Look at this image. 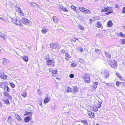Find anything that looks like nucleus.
Wrapping results in <instances>:
<instances>
[{
	"mask_svg": "<svg viewBox=\"0 0 125 125\" xmlns=\"http://www.w3.org/2000/svg\"><path fill=\"white\" fill-rule=\"evenodd\" d=\"M4 94L5 98L3 99V101L5 104H9V102L8 99L11 100L12 98V97L8 93L6 92H4Z\"/></svg>",
	"mask_w": 125,
	"mask_h": 125,
	"instance_id": "1",
	"label": "nucleus"
},
{
	"mask_svg": "<svg viewBox=\"0 0 125 125\" xmlns=\"http://www.w3.org/2000/svg\"><path fill=\"white\" fill-rule=\"evenodd\" d=\"M113 9H112L111 7H105L102 8L101 10L102 12H108L106 13L107 15H109L110 13L113 12V11H111V10H113Z\"/></svg>",
	"mask_w": 125,
	"mask_h": 125,
	"instance_id": "2",
	"label": "nucleus"
},
{
	"mask_svg": "<svg viewBox=\"0 0 125 125\" xmlns=\"http://www.w3.org/2000/svg\"><path fill=\"white\" fill-rule=\"evenodd\" d=\"M95 102L96 103L95 106L96 108L95 109L93 107L91 106L90 107V108L91 109H92V110H93L94 111H98V108H99L101 107L102 103L101 102H99L98 101H95Z\"/></svg>",
	"mask_w": 125,
	"mask_h": 125,
	"instance_id": "3",
	"label": "nucleus"
},
{
	"mask_svg": "<svg viewBox=\"0 0 125 125\" xmlns=\"http://www.w3.org/2000/svg\"><path fill=\"white\" fill-rule=\"evenodd\" d=\"M12 20V22L17 25H22V23L20 21V20H18L16 18H14L10 17Z\"/></svg>",
	"mask_w": 125,
	"mask_h": 125,
	"instance_id": "4",
	"label": "nucleus"
},
{
	"mask_svg": "<svg viewBox=\"0 0 125 125\" xmlns=\"http://www.w3.org/2000/svg\"><path fill=\"white\" fill-rule=\"evenodd\" d=\"M49 71L50 72H52V75L53 77H55L57 75V71L56 69L52 70V69L50 68L49 69Z\"/></svg>",
	"mask_w": 125,
	"mask_h": 125,
	"instance_id": "5",
	"label": "nucleus"
},
{
	"mask_svg": "<svg viewBox=\"0 0 125 125\" xmlns=\"http://www.w3.org/2000/svg\"><path fill=\"white\" fill-rule=\"evenodd\" d=\"M101 73L105 78H107L109 75L108 72L106 70H104L102 71Z\"/></svg>",
	"mask_w": 125,
	"mask_h": 125,
	"instance_id": "6",
	"label": "nucleus"
},
{
	"mask_svg": "<svg viewBox=\"0 0 125 125\" xmlns=\"http://www.w3.org/2000/svg\"><path fill=\"white\" fill-rule=\"evenodd\" d=\"M85 82L89 83L90 81V79L89 76L87 74H85L82 77Z\"/></svg>",
	"mask_w": 125,
	"mask_h": 125,
	"instance_id": "7",
	"label": "nucleus"
},
{
	"mask_svg": "<svg viewBox=\"0 0 125 125\" xmlns=\"http://www.w3.org/2000/svg\"><path fill=\"white\" fill-rule=\"evenodd\" d=\"M46 63L47 65L51 66H54V61L52 60H47L46 62Z\"/></svg>",
	"mask_w": 125,
	"mask_h": 125,
	"instance_id": "8",
	"label": "nucleus"
},
{
	"mask_svg": "<svg viewBox=\"0 0 125 125\" xmlns=\"http://www.w3.org/2000/svg\"><path fill=\"white\" fill-rule=\"evenodd\" d=\"M21 21L23 23L26 24H29L31 22V21L30 20L25 18H22Z\"/></svg>",
	"mask_w": 125,
	"mask_h": 125,
	"instance_id": "9",
	"label": "nucleus"
},
{
	"mask_svg": "<svg viewBox=\"0 0 125 125\" xmlns=\"http://www.w3.org/2000/svg\"><path fill=\"white\" fill-rule=\"evenodd\" d=\"M111 66L113 68H116L117 66V62L115 60L113 61L110 64Z\"/></svg>",
	"mask_w": 125,
	"mask_h": 125,
	"instance_id": "10",
	"label": "nucleus"
},
{
	"mask_svg": "<svg viewBox=\"0 0 125 125\" xmlns=\"http://www.w3.org/2000/svg\"><path fill=\"white\" fill-rule=\"evenodd\" d=\"M7 76L5 75L4 73L0 72V78H1L5 79L7 78Z\"/></svg>",
	"mask_w": 125,
	"mask_h": 125,
	"instance_id": "11",
	"label": "nucleus"
},
{
	"mask_svg": "<svg viewBox=\"0 0 125 125\" xmlns=\"http://www.w3.org/2000/svg\"><path fill=\"white\" fill-rule=\"evenodd\" d=\"M58 43H51L50 44V47L51 48L56 49L58 46Z\"/></svg>",
	"mask_w": 125,
	"mask_h": 125,
	"instance_id": "12",
	"label": "nucleus"
},
{
	"mask_svg": "<svg viewBox=\"0 0 125 125\" xmlns=\"http://www.w3.org/2000/svg\"><path fill=\"white\" fill-rule=\"evenodd\" d=\"M32 118L31 116H28L24 118V121L26 123H28L31 120Z\"/></svg>",
	"mask_w": 125,
	"mask_h": 125,
	"instance_id": "13",
	"label": "nucleus"
},
{
	"mask_svg": "<svg viewBox=\"0 0 125 125\" xmlns=\"http://www.w3.org/2000/svg\"><path fill=\"white\" fill-rule=\"evenodd\" d=\"M32 113L31 112H26L24 114V115L25 116H32Z\"/></svg>",
	"mask_w": 125,
	"mask_h": 125,
	"instance_id": "14",
	"label": "nucleus"
},
{
	"mask_svg": "<svg viewBox=\"0 0 125 125\" xmlns=\"http://www.w3.org/2000/svg\"><path fill=\"white\" fill-rule=\"evenodd\" d=\"M8 62V60L6 59L5 58L3 59V63L4 65H6V64Z\"/></svg>",
	"mask_w": 125,
	"mask_h": 125,
	"instance_id": "15",
	"label": "nucleus"
},
{
	"mask_svg": "<svg viewBox=\"0 0 125 125\" xmlns=\"http://www.w3.org/2000/svg\"><path fill=\"white\" fill-rule=\"evenodd\" d=\"M98 84V83L97 82H93V88L94 89H95L97 88V85Z\"/></svg>",
	"mask_w": 125,
	"mask_h": 125,
	"instance_id": "16",
	"label": "nucleus"
},
{
	"mask_svg": "<svg viewBox=\"0 0 125 125\" xmlns=\"http://www.w3.org/2000/svg\"><path fill=\"white\" fill-rule=\"evenodd\" d=\"M87 114L91 117H93L94 116V114L91 112L88 111L87 112Z\"/></svg>",
	"mask_w": 125,
	"mask_h": 125,
	"instance_id": "17",
	"label": "nucleus"
},
{
	"mask_svg": "<svg viewBox=\"0 0 125 125\" xmlns=\"http://www.w3.org/2000/svg\"><path fill=\"white\" fill-rule=\"evenodd\" d=\"M71 8L74 10L75 11L78 12V8L77 7H75L73 5H72L71 6Z\"/></svg>",
	"mask_w": 125,
	"mask_h": 125,
	"instance_id": "18",
	"label": "nucleus"
},
{
	"mask_svg": "<svg viewBox=\"0 0 125 125\" xmlns=\"http://www.w3.org/2000/svg\"><path fill=\"white\" fill-rule=\"evenodd\" d=\"M60 9H61L63 11H65L66 12H67L68 11L65 7L62 6V7H60Z\"/></svg>",
	"mask_w": 125,
	"mask_h": 125,
	"instance_id": "19",
	"label": "nucleus"
},
{
	"mask_svg": "<svg viewBox=\"0 0 125 125\" xmlns=\"http://www.w3.org/2000/svg\"><path fill=\"white\" fill-rule=\"evenodd\" d=\"M79 89L76 86H74L73 88V91L74 93L78 91Z\"/></svg>",
	"mask_w": 125,
	"mask_h": 125,
	"instance_id": "20",
	"label": "nucleus"
},
{
	"mask_svg": "<svg viewBox=\"0 0 125 125\" xmlns=\"http://www.w3.org/2000/svg\"><path fill=\"white\" fill-rule=\"evenodd\" d=\"M113 25V23L111 20L107 22V25L108 27H111Z\"/></svg>",
	"mask_w": 125,
	"mask_h": 125,
	"instance_id": "21",
	"label": "nucleus"
},
{
	"mask_svg": "<svg viewBox=\"0 0 125 125\" xmlns=\"http://www.w3.org/2000/svg\"><path fill=\"white\" fill-rule=\"evenodd\" d=\"M48 31V30L47 29L43 28L41 30V32L44 34H45Z\"/></svg>",
	"mask_w": 125,
	"mask_h": 125,
	"instance_id": "22",
	"label": "nucleus"
},
{
	"mask_svg": "<svg viewBox=\"0 0 125 125\" xmlns=\"http://www.w3.org/2000/svg\"><path fill=\"white\" fill-rule=\"evenodd\" d=\"M15 116L16 118L19 121H21L22 120V118L20 117V116L18 115H16Z\"/></svg>",
	"mask_w": 125,
	"mask_h": 125,
	"instance_id": "23",
	"label": "nucleus"
},
{
	"mask_svg": "<svg viewBox=\"0 0 125 125\" xmlns=\"http://www.w3.org/2000/svg\"><path fill=\"white\" fill-rule=\"evenodd\" d=\"M83 12H84L90 14H91V12L89 10L85 8V9Z\"/></svg>",
	"mask_w": 125,
	"mask_h": 125,
	"instance_id": "24",
	"label": "nucleus"
},
{
	"mask_svg": "<svg viewBox=\"0 0 125 125\" xmlns=\"http://www.w3.org/2000/svg\"><path fill=\"white\" fill-rule=\"evenodd\" d=\"M50 100V99L49 98L47 97L45 98L44 102V103H46L48 102Z\"/></svg>",
	"mask_w": 125,
	"mask_h": 125,
	"instance_id": "25",
	"label": "nucleus"
},
{
	"mask_svg": "<svg viewBox=\"0 0 125 125\" xmlns=\"http://www.w3.org/2000/svg\"><path fill=\"white\" fill-rule=\"evenodd\" d=\"M119 42L120 43L122 44H125V39H120V40Z\"/></svg>",
	"mask_w": 125,
	"mask_h": 125,
	"instance_id": "26",
	"label": "nucleus"
},
{
	"mask_svg": "<svg viewBox=\"0 0 125 125\" xmlns=\"http://www.w3.org/2000/svg\"><path fill=\"white\" fill-rule=\"evenodd\" d=\"M4 90L5 91H7V92H9L10 91V89L8 86L6 85L4 87Z\"/></svg>",
	"mask_w": 125,
	"mask_h": 125,
	"instance_id": "27",
	"label": "nucleus"
},
{
	"mask_svg": "<svg viewBox=\"0 0 125 125\" xmlns=\"http://www.w3.org/2000/svg\"><path fill=\"white\" fill-rule=\"evenodd\" d=\"M6 85V84L4 83L1 82L0 84V87L2 88H4Z\"/></svg>",
	"mask_w": 125,
	"mask_h": 125,
	"instance_id": "28",
	"label": "nucleus"
},
{
	"mask_svg": "<svg viewBox=\"0 0 125 125\" xmlns=\"http://www.w3.org/2000/svg\"><path fill=\"white\" fill-rule=\"evenodd\" d=\"M96 27L98 28H100L102 26L101 24L98 22H97L95 24Z\"/></svg>",
	"mask_w": 125,
	"mask_h": 125,
	"instance_id": "29",
	"label": "nucleus"
},
{
	"mask_svg": "<svg viewBox=\"0 0 125 125\" xmlns=\"http://www.w3.org/2000/svg\"><path fill=\"white\" fill-rule=\"evenodd\" d=\"M22 58L25 61L27 62L28 61V58L27 57V56H23L22 57Z\"/></svg>",
	"mask_w": 125,
	"mask_h": 125,
	"instance_id": "30",
	"label": "nucleus"
},
{
	"mask_svg": "<svg viewBox=\"0 0 125 125\" xmlns=\"http://www.w3.org/2000/svg\"><path fill=\"white\" fill-rule=\"evenodd\" d=\"M65 56V58L67 60H68L71 57V56L68 53L66 54Z\"/></svg>",
	"mask_w": 125,
	"mask_h": 125,
	"instance_id": "31",
	"label": "nucleus"
},
{
	"mask_svg": "<svg viewBox=\"0 0 125 125\" xmlns=\"http://www.w3.org/2000/svg\"><path fill=\"white\" fill-rule=\"evenodd\" d=\"M53 19L54 22H57L58 21V20L57 18L55 16L53 17Z\"/></svg>",
	"mask_w": 125,
	"mask_h": 125,
	"instance_id": "32",
	"label": "nucleus"
},
{
	"mask_svg": "<svg viewBox=\"0 0 125 125\" xmlns=\"http://www.w3.org/2000/svg\"><path fill=\"white\" fill-rule=\"evenodd\" d=\"M66 90L67 91V92H70L72 91L70 87H68L67 88Z\"/></svg>",
	"mask_w": 125,
	"mask_h": 125,
	"instance_id": "33",
	"label": "nucleus"
},
{
	"mask_svg": "<svg viewBox=\"0 0 125 125\" xmlns=\"http://www.w3.org/2000/svg\"><path fill=\"white\" fill-rule=\"evenodd\" d=\"M16 10L17 11H18L19 13H22L21 10V9L20 8L18 7L17 8H16Z\"/></svg>",
	"mask_w": 125,
	"mask_h": 125,
	"instance_id": "34",
	"label": "nucleus"
},
{
	"mask_svg": "<svg viewBox=\"0 0 125 125\" xmlns=\"http://www.w3.org/2000/svg\"><path fill=\"white\" fill-rule=\"evenodd\" d=\"M79 9L82 12H83L85 8L82 7H80L79 8Z\"/></svg>",
	"mask_w": 125,
	"mask_h": 125,
	"instance_id": "35",
	"label": "nucleus"
},
{
	"mask_svg": "<svg viewBox=\"0 0 125 125\" xmlns=\"http://www.w3.org/2000/svg\"><path fill=\"white\" fill-rule=\"evenodd\" d=\"M7 121L9 123H10L11 122L12 120L11 119V116H9L8 118Z\"/></svg>",
	"mask_w": 125,
	"mask_h": 125,
	"instance_id": "36",
	"label": "nucleus"
},
{
	"mask_svg": "<svg viewBox=\"0 0 125 125\" xmlns=\"http://www.w3.org/2000/svg\"><path fill=\"white\" fill-rule=\"evenodd\" d=\"M119 35L121 37L125 38V34H123L122 32H120L119 33Z\"/></svg>",
	"mask_w": 125,
	"mask_h": 125,
	"instance_id": "37",
	"label": "nucleus"
},
{
	"mask_svg": "<svg viewBox=\"0 0 125 125\" xmlns=\"http://www.w3.org/2000/svg\"><path fill=\"white\" fill-rule=\"evenodd\" d=\"M38 94L40 95H42L43 94L42 92L40 90H38Z\"/></svg>",
	"mask_w": 125,
	"mask_h": 125,
	"instance_id": "38",
	"label": "nucleus"
},
{
	"mask_svg": "<svg viewBox=\"0 0 125 125\" xmlns=\"http://www.w3.org/2000/svg\"><path fill=\"white\" fill-rule=\"evenodd\" d=\"M78 28L80 30L83 31L85 29L84 27H83L82 26L80 25L78 26Z\"/></svg>",
	"mask_w": 125,
	"mask_h": 125,
	"instance_id": "39",
	"label": "nucleus"
},
{
	"mask_svg": "<svg viewBox=\"0 0 125 125\" xmlns=\"http://www.w3.org/2000/svg\"><path fill=\"white\" fill-rule=\"evenodd\" d=\"M81 122L85 124L86 125H87V122L86 121L83 120H82Z\"/></svg>",
	"mask_w": 125,
	"mask_h": 125,
	"instance_id": "40",
	"label": "nucleus"
},
{
	"mask_svg": "<svg viewBox=\"0 0 125 125\" xmlns=\"http://www.w3.org/2000/svg\"><path fill=\"white\" fill-rule=\"evenodd\" d=\"M105 55L108 58H110L111 57V55L105 52Z\"/></svg>",
	"mask_w": 125,
	"mask_h": 125,
	"instance_id": "41",
	"label": "nucleus"
},
{
	"mask_svg": "<svg viewBox=\"0 0 125 125\" xmlns=\"http://www.w3.org/2000/svg\"><path fill=\"white\" fill-rule=\"evenodd\" d=\"M80 62L83 63H84L85 62V61L83 59H80L79 60Z\"/></svg>",
	"mask_w": 125,
	"mask_h": 125,
	"instance_id": "42",
	"label": "nucleus"
},
{
	"mask_svg": "<svg viewBox=\"0 0 125 125\" xmlns=\"http://www.w3.org/2000/svg\"><path fill=\"white\" fill-rule=\"evenodd\" d=\"M0 37L3 38V39L5 40V37L4 36V35H0Z\"/></svg>",
	"mask_w": 125,
	"mask_h": 125,
	"instance_id": "43",
	"label": "nucleus"
},
{
	"mask_svg": "<svg viewBox=\"0 0 125 125\" xmlns=\"http://www.w3.org/2000/svg\"><path fill=\"white\" fill-rule=\"evenodd\" d=\"M31 4L32 6L33 7H34L35 5L37 6V5L36 4H35L33 2H31Z\"/></svg>",
	"mask_w": 125,
	"mask_h": 125,
	"instance_id": "44",
	"label": "nucleus"
},
{
	"mask_svg": "<svg viewBox=\"0 0 125 125\" xmlns=\"http://www.w3.org/2000/svg\"><path fill=\"white\" fill-rule=\"evenodd\" d=\"M76 64L75 63H73L71 64V66L72 67H74L76 66Z\"/></svg>",
	"mask_w": 125,
	"mask_h": 125,
	"instance_id": "45",
	"label": "nucleus"
},
{
	"mask_svg": "<svg viewBox=\"0 0 125 125\" xmlns=\"http://www.w3.org/2000/svg\"><path fill=\"white\" fill-rule=\"evenodd\" d=\"M122 13H125V7H124L122 9Z\"/></svg>",
	"mask_w": 125,
	"mask_h": 125,
	"instance_id": "46",
	"label": "nucleus"
},
{
	"mask_svg": "<svg viewBox=\"0 0 125 125\" xmlns=\"http://www.w3.org/2000/svg\"><path fill=\"white\" fill-rule=\"evenodd\" d=\"M27 95L26 93V92H24L22 94V95L24 97H25Z\"/></svg>",
	"mask_w": 125,
	"mask_h": 125,
	"instance_id": "47",
	"label": "nucleus"
},
{
	"mask_svg": "<svg viewBox=\"0 0 125 125\" xmlns=\"http://www.w3.org/2000/svg\"><path fill=\"white\" fill-rule=\"evenodd\" d=\"M70 78H73L74 77V75L73 74H71L69 76Z\"/></svg>",
	"mask_w": 125,
	"mask_h": 125,
	"instance_id": "48",
	"label": "nucleus"
},
{
	"mask_svg": "<svg viewBox=\"0 0 125 125\" xmlns=\"http://www.w3.org/2000/svg\"><path fill=\"white\" fill-rule=\"evenodd\" d=\"M94 19L96 20H98L99 19V17H94Z\"/></svg>",
	"mask_w": 125,
	"mask_h": 125,
	"instance_id": "49",
	"label": "nucleus"
},
{
	"mask_svg": "<svg viewBox=\"0 0 125 125\" xmlns=\"http://www.w3.org/2000/svg\"><path fill=\"white\" fill-rule=\"evenodd\" d=\"M10 84L11 86L12 87L14 88L15 87V85L13 84L12 83H10Z\"/></svg>",
	"mask_w": 125,
	"mask_h": 125,
	"instance_id": "50",
	"label": "nucleus"
},
{
	"mask_svg": "<svg viewBox=\"0 0 125 125\" xmlns=\"http://www.w3.org/2000/svg\"><path fill=\"white\" fill-rule=\"evenodd\" d=\"M95 51L96 52H97L98 53H100V50L98 49H96L95 50Z\"/></svg>",
	"mask_w": 125,
	"mask_h": 125,
	"instance_id": "51",
	"label": "nucleus"
},
{
	"mask_svg": "<svg viewBox=\"0 0 125 125\" xmlns=\"http://www.w3.org/2000/svg\"><path fill=\"white\" fill-rule=\"evenodd\" d=\"M78 51L81 52H82L83 50V49L82 48H81L80 49H78Z\"/></svg>",
	"mask_w": 125,
	"mask_h": 125,
	"instance_id": "52",
	"label": "nucleus"
},
{
	"mask_svg": "<svg viewBox=\"0 0 125 125\" xmlns=\"http://www.w3.org/2000/svg\"><path fill=\"white\" fill-rule=\"evenodd\" d=\"M116 75L118 76V77L119 78H120V74L118 73H116Z\"/></svg>",
	"mask_w": 125,
	"mask_h": 125,
	"instance_id": "53",
	"label": "nucleus"
},
{
	"mask_svg": "<svg viewBox=\"0 0 125 125\" xmlns=\"http://www.w3.org/2000/svg\"><path fill=\"white\" fill-rule=\"evenodd\" d=\"M115 7L117 8H119V6L118 5L116 4L115 5Z\"/></svg>",
	"mask_w": 125,
	"mask_h": 125,
	"instance_id": "54",
	"label": "nucleus"
},
{
	"mask_svg": "<svg viewBox=\"0 0 125 125\" xmlns=\"http://www.w3.org/2000/svg\"><path fill=\"white\" fill-rule=\"evenodd\" d=\"M116 85L117 86H119V82H117L116 83Z\"/></svg>",
	"mask_w": 125,
	"mask_h": 125,
	"instance_id": "55",
	"label": "nucleus"
},
{
	"mask_svg": "<svg viewBox=\"0 0 125 125\" xmlns=\"http://www.w3.org/2000/svg\"><path fill=\"white\" fill-rule=\"evenodd\" d=\"M0 20H1L2 21H4V18L0 17Z\"/></svg>",
	"mask_w": 125,
	"mask_h": 125,
	"instance_id": "56",
	"label": "nucleus"
},
{
	"mask_svg": "<svg viewBox=\"0 0 125 125\" xmlns=\"http://www.w3.org/2000/svg\"><path fill=\"white\" fill-rule=\"evenodd\" d=\"M42 101V100H40V103L39 104V105L40 106H41L42 105V103L41 102Z\"/></svg>",
	"mask_w": 125,
	"mask_h": 125,
	"instance_id": "57",
	"label": "nucleus"
},
{
	"mask_svg": "<svg viewBox=\"0 0 125 125\" xmlns=\"http://www.w3.org/2000/svg\"><path fill=\"white\" fill-rule=\"evenodd\" d=\"M2 106V104L0 102V108H1Z\"/></svg>",
	"mask_w": 125,
	"mask_h": 125,
	"instance_id": "58",
	"label": "nucleus"
},
{
	"mask_svg": "<svg viewBox=\"0 0 125 125\" xmlns=\"http://www.w3.org/2000/svg\"><path fill=\"white\" fill-rule=\"evenodd\" d=\"M93 20L91 19H90V20L89 21V23H92V21Z\"/></svg>",
	"mask_w": 125,
	"mask_h": 125,
	"instance_id": "59",
	"label": "nucleus"
},
{
	"mask_svg": "<svg viewBox=\"0 0 125 125\" xmlns=\"http://www.w3.org/2000/svg\"><path fill=\"white\" fill-rule=\"evenodd\" d=\"M106 85H107V86L108 85V84L107 83H106Z\"/></svg>",
	"mask_w": 125,
	"mask_h": 125,
	"instance_id": "60",
	"label": "nucleus"
},
{
	"mask_svg": "<svg viewBox=\"0 0 125 125\" xmlns=\"http://www.w3.org/2000/svg\"><path fill=\"white\" fill-rule=\"evenodd\" d=\"M83 0H79L81 1H82Z\"/></svg>",
	"mask_w": 125,
	"mask_h": 125,
	"instance_id": "61",
	"label": "nucleus"
},
{
	"mask_svg": "<svg viewBox=\"0 0 125 125\" xmlns=\"http://www.w3.org/2000/svg\"><path fill=\"white\" fill-rule=\"evenodd\" d=\"M96 125H99V124H96Z\"/></svg>",
	"mask_w": 125,
	"mask_h": 125,
	"instance_id": "62",
	"label": "nucleus"
},
{
	"mask_svg": "<svg viewBox=\"0 0 125 125\" xmlns=\"http://www.w3.org/2000/svg\"><path fill=\"white\" fill-rule=\"evenodd\" d=\"M6 67H7V68H8V66H6Z\"/></svg>",
	"mask_w": 125,
	"mask_h": 125,
	"instance_id": "63",
	"label": "nucleus"
},
{
	"mask_svg": "<svg viewBox=\"0 0 125 125\" xmlns=\"http://www.w3.org/2000/svg\"><path fill=\"white\" fill-rule=\"evenodd\" d=\"M0 51H1V50H0Z\"/></svg>",
	"mask_w": 125,
	"mask_h": 125,
	"instance_id": "64",
	"label": "nucleus"
}]
</instances>
